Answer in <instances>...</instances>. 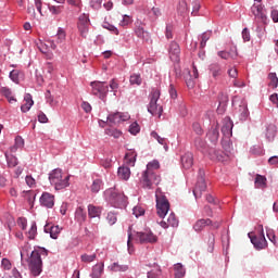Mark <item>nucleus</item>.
Listing matches in <instances>:
<instances>
[{"mask_svg": "<svg viewBox=\"0 0 278 278\" xmlns=\"http://www.w3.org/2000/svg\"><path fill=\"white\" fill-rule=\"evenodd\" d=\"M42 255L47 257L49 252L46 249H38L31 251V245L25 243L21 251V258L28 262V267L34 277H38L42 273Z\"/></svg>", "mask_w": 278, "mask_h": 278, "instance_id": "1", "label": "nucleus"}, {"mask_svg": "<svg viewBox=\"0 0 278 278\" xmlns=\"http://www.w3.org/2000/svg\"><path fill=\"white\" fill-rule=\"evenodd\" d=\"M71 176L62 173L61 168H55L49 174V181L52 186H54L55 190H64V188H68L71 184L68 182Z\"/></svg>", "mask_w": 278, "mask_h": 278, "instance_id": "2", "label": "nucleus"}, {"mask_svg": "<svg viewBox=\"0 0 278 278\" xmlns=\"http://www.w3.org/2000/svg\"><path fill=\"white\" fill-rule=\"evenodd\" d=\"M160 181H162V179L155 172L147 169L142 173L140 178L142 188H146L147 190H153L154 186H160Z\"/></svg>", "mask_w": 278, "mask_h": 278, "instance_id": "3", "label": "nucleus"}, {"mask_svg": "<svg viewBox=\"0 0 278 278\" xmlns=\"http://www.w3.org/2000/svg\"><path fill=\"white\" fill-rule=\"evenodd\" d=\"M160 90L153 89L150 93V103L148 104V112L152 114V116H162V112H164V109L161 106L160 103Z\"/></svg>", "mask_w": 278, "mask_h": 278, "instance_id": "4", "label": "nucleus"}, {"mask_svg": "<svg viewBox=\"0 0 278 278\" xmlns=\"http://www.w3.org/2000/svg\"><path fill=\"white\" fill-rule=\"evenodd\" d=\"M156 198V213L160 218H164L168 215V212L170 211V202H168V199H166V195L162 193L155 194Z\"/></svg>", "mask_w": 278, "mask_h": 278, "instance_id": "5", "label": "nucleus"}, {"mask_svg": "<svg viewBox=\"0 0 278 278\" xmlns=\"http://www.w3.org/2000/svg\"><path fill=\"white\" fill-rule=\"evenodd\" d=\"M258 229V236L251 237V233H249V238L252 244L255 247V249L261 251L262 249H266V247H268V242L266 241V237L264 236V226L260 225Z\"/></svg>", "mask_w": 278, "mask_h": 278, "instance_id": "6", "label": "nucleus"}, {"mask_svg": "<svg viewBox=\"0 0 278 278\" xmlns=\"http://www.w3.org/2000/svg\"><path fill=\"white\" fill-rule=\"evenodd\" d=\"M92 94L99 97L103 101L105 97H108V92H110V87L106 83L103 81H92L91 83Z\"/></svg>", "mask_w": 278, "mask_h": 278, "instance_id": "7", "label": "nucleus"}, {"mask_svg": "<svg viewBox=\"0 0 278 278\" xmlns=\"http://www.w3.org/2000/svg\"><path fill=\"white\" fill-rule=\"evenodd\" d=\"M251 12L256 21H261L264 25L268 23V16H266V9L262 4L254 3L251 8Z\"/></svg>", "mask_w": 278, "mask_h": 278, "instance_id": "8", "label": "nucleus"}, {"mask_svg": "<svg viewBox=\"0 0 278 278\" xmlns=\"http://www.w3.org/2000/svg\"><path fill=\"white\" fill-rule=\"evenodd\" d=\"M203 175H205V172L200 169V177L198 179L195 188L193 189V194L195 199H201V195L207 189V185L205 184V178L203 177Z\"/></svg>", "mask_w": 278, "mask_h": 278, "instance_id": "9", "label": "nucleus"}, {"mask_svg": "<svg viewBox=\"0 0 278 278\" xmlns=\"http://www.w3.org/2000/svg\"><path fill=\"white\" fill-rule=\"evenodd\" d=\"M90 27V18L88 15L83 14L78 18V31L83 38H88V29Z\"/></svg>", "mask_w": 278, "mask_h": 278, "instance_id": "10", "label": "nucleus"}, {"mask_svg": "<svg viewBox=\"0 0 278 278\" xmlns=\"http://www.w3.org/2000/svg\"><path fill=\"white\" fill-rule=\"evenodd\" d=\"M110 201L114 207H125V203H127V197H125V193L111 191Z\"/></svg>", "mask_w": 278, "mask_h": 278, "instance_id": "11", "label": "nucleus"}, {"mask_svg": "<svg viewBox=\"0 0 278 278\" xmlns=\"http://www.w3.org/2000/svg\"><path fill=\"white\" fill-rule=\"evenodd\" d=\"M125 121H129V114L127 113H113L106 117V123L111 125H121V123H125Z\"/></svg>", "mask_w": 278, "mask_h": 278, "instance_id": "12", "label": "nucleus"}, {"mask_svg": "<svg viewBox=\"0 0 278 278\" xmlns=\"http://www.w3.org/2000/svg\"><path fill=\"white\" fill-rule=\"evenodd\" d=\"M162 218L163 220L160 222V225L163 229H168V227H179V219H177L175 213L172 212L170 215H165Z\"/></svg>", "mask_w": 278, "mask_h": 278, "instance_id": "13", "label": "nucleus"}, {"mask_svg": "<svg viewBox=\"0 0 278 278\" xmlns=\"http://www.w3.org/2000/svg\"><path fill=\"white\" fill-rule=\"evenodd\" d=\"M208 225H212L214 229H218L220 227L219 223L212 224V219H199L193 225L194 231H203L205 227H208Z\"/></svg>", "mask_w": 278, "mask_h": 278, "instance_id": "14", "label": "nucleus"}, {"mask_svg": "<svg viewBox=\"0 0 278 278\" xmlns=\"http://www.w3.org/2000/svg\"><path fill=\"white\" fill-rule=\"evenodd\" d=\"M233 122H231V118L225 117L223 119V126H222V134L224 138H231L233 134Z\"/></svg>", "mask_w": 278, "mask_h": 278, "instance_id": "15", "label": "nucleus"}, {"mask_svg": "<svg viewBox=\"0 0 278 278\" xmlns=\"http://www.w3.org/2000/svg\"><path fill=\"white\" fill-rule=\"evenodd\" d=\"M39 202L40 205H42L43 207L51 208L55 205V197L49 192H45L40 197Z\"/></svg>", "mask_w": 278, "mask_h": 278, "instance_id": "16", "label": "nucleus"}, {"mask_svg": "<svg viewBox=\"0 0 278 278\" xmlns=\"http://www.w3.org/2000/svg\"><path fill=\"white\" fill-rule=\"evenodd\" d=\"M168 51L172 62H179V55L181 53V48H179V43L172 41Z\"/></svg>", "mask_w": 278, "mask_h": 278, "instance_id": "17", "label": "nucleus"}, {"mask_svg": "<svg viewBox=\"0 0 278 278\" xmlns=\"http://www.w3.org/2000/svg\"><path fill=\"white\" fill-rule=\"evenodd\" d=\"M137 238L139 239V242L141 244H144L147 242H150V243L157 242V237L153 235V232L151 231L137 232Z\"/></svg>", "mask_w": 278, "mask_h": 278, "instance_id": "18", "label": "nucleus"}, {"mask_svg": "<svg viewBox=\"0 0 278 278\" xmlns=\"http://www.w3.org/2000/svg\"><path fill=\"white\" fill-rule=\"evenodd\" d=\"M37 47L41 53H47L49 49H52L53 51L58 49V46L55 45V40H47V43L39 41L37 42Z\"/></svg>", "mask_w": 278, "mask_h": 278, "instance_id": "19", "label": "nucleus"}, {"mask_svg": "<svg viewBox=\"0 0 278 278\" xmlns=\"http://www.w3.org/2000/svg\"><path fill=\"white\" fill-rule=\"evenodd\" d=\"M194 164V155L192 152H187L181 156V165L186 170H189L191 166Z\"/></svg>", "mask_w": 278, "mask_h": 278, "instance_id": "20", "label": "nucleus"}, {"mask_svg": "<svg viewBox=\"0 0 278 278\" xmlns=\"http://www.w3.org/2000/svg\"><path fill=\"white\" fill-rule=\"evenodd\" d=\"M219 136L220 132L218 131V125H216L208 130L206 138L210 140V142H212V144H216L218 142Z\"/></svg>", "mask_w": 278, "mask_h": 278, "instance_id": "21", "label": "nucleus"}, {"mask_svg": "<svg viewBox=\"0 0 278 278\" xmlns=\"http://www.w3.org/2000/svg\"><path fill=\"white\" fill-rule=\"evenodd\" d=\"M217 55L222 58V60H236V58H238V50L231 48L229 51L217 52Z\"/></svg>", "mask_w": 278, "mask_h": 278, "instance_id": "22", "label": "nucleus"}, {"mask_svg": "<svg viewBox=\"0 0 278 278\" xmlns=\"http://www.w3.org/2000/svg\"><path fill=\"white\" fill-rule=\"evenodd\" d=\"M117 177L123 181H127L131 177V169L127 165L118 167Z\"/></svg>", "mask_w": 278, "mask_h": 278, "instance_id": "23", "label": "nucleus"}, {"mask_svg": "<svg viewBox=\"0 0 278 278\" xmlns=\"http://www.w3.org/2000/svg\"><path fill=\"white\" fill-rule=\"evenodd\" d=\"M222 147L227 155L233 156V144L231 143V139L224 137L222 139Z\"/></svg>", "mask_w": 278, "mask_h": 278, "instance_id": "24", "label": "nucleus"}, {"mask_svg": "<svg viewBox=\"0 0 278 278\" xmlns=\"http://www.w3.org/2000/svg\"><path fill=\"white\" fill-rule=\"evenodd\" d=\"M102 208L101 206H94L93 204L88 205V216L89 218H100Z\"/></svg>", "mask_w": 278, "mask_h": 278, "instance_id": "25", "label": "nucleus"}, {"mask_svg": "<svg viewBox=\"0 0 278 278\" xmlns=\"http://www.w3.org/2000/svg\"><path fill=\"white\" fill-rule=\"evenodd\" d=\"M135 34L137 38H141V40H144L146 42H149L151 35H149V31L144 30L142 26H138L135 28Z\"/></svg>", "mask_w": 278, "mask_h": 278, "instance_id": "26", "label": "nucleus"}, {"mask_svg": "<svg viewBox=\"0 0 278 278\" xmlns=\"http://www.w3.org/2000/svg\"><path fill=\"white\" fill-rule=\"evenodd\" d=\"M34 105V100L31 99V94L27 93L24 97V103L21 106L22 112H29L31 110V106Z\"/></svg>", "mask_w": 278, "mask_h": 278, "instance_id": "27", "label": "nucleus"}, {"mask_svg": "<svg viewBox=\"0 0 278 278\" xmlns=\"http://www.w3.org/2000/svg\"><path fill=\"white\" fill-rule=\"evenodd\" d=\"M49 230H50V238H52L53 240H58V237L60 236L62 228H60V226H52L50 228L49 226H46L45 231H49Z\"/></svg>", "mask_w": 278, "mask_h": 278, "instance_id": "28", "label": "nucleus"}, {"mask_svg": "<svg viewBox=\"0 0 278 278\" xmlns=\"http://www.w3.org/2000/svg\"><path fill=\"white\" fill-rule=\"evenodd\" d=\"M103 268H104V264L103 263L96 264L92 267L91 277L92 278H101V275H103Z\"/></svg>", "mask_w": 278, "mask_h": 278, "instance_id": "29", "label": "nucleus"}, {"mask_svg": "<svg viewBox=\"0 0 278 278\" xmlns=\"http://www.w3.org/2000/svg\"><path fill=\"white\" fill-rule=\"evenodd\" d=\"M75 218L78 223H86L87 214L84 207L78 206L75 212Z\"/></svg>", "mask_w": 278, "mask_h": 278, "instance_id": "30", "label": "nucleus"}, {"mask_svg": "<svg viewBox=\"0 0 278 278\" xmlns=\"http://www.w3.org/2000/svg\"><path fill=\"white\" fill-rule=\"evenodd\" d=\"M28 240H36V236H38V226H36V222H33L29 230L26 232Z\"/></svg>", "mask_w": 278, "mask_h": 278, "instance_id": "31", "label": "nucleus"}, {"mask_svg": "<svg viewBox=\"0 0 278 278\" xmlns=\"http://www.w3.org/2000/svg\"><path fill=\"white\" fill-rule=\"evenodd\" d=\"M214 155L218 162H229V160L233 157L231 155H228L227 152H222V151H215Z\"/></svg>", "mask_w": 278, "mask_h": 278, "instance_id": "32", "label": "nucleus"}, {"mask_svg": "<svg viewBox=\"0 0 278 278\" xmlns=\"http://www.w3.org/2000/svg\"><path fill=\"white\" fill-rule=\"evenodd\" d=\"M275 136H277V126L270 124L266 128V138L267 140H275Z\"/></svg>", "mask_w": 278, "mask_h": 278, "instance_id": "33", "label": "nucleus"}, {"mask_svg": "<svg viewBox=\"0 0 278 278\" xmlns=\"http://www.w3.org/2000/svg\"><path fill=\"white\" fill-rule=\"evenodd\" d=\"M174 270H175V278L186 277V269L184 268V265H181V263L175 264Z\"/></svg>", "mask_w": 278, "mask_h": 278, "instance_id": "34", "label": "nucleus"}, {"mask_svg": "<svg viewBox=\"0 0 278 278\" xmlns=\"http://www.w3.org/2000/svg\"><path fill=\"white\" fill-rule=\"evenodd\" d=\"M210 71H211L212 77H214V79H218V77H220V75H223V68L218 64H212Z\"/></svg>", "mask_w": 278, "mask_h": 278, "instance_id": "35", "label": "nucleus"}, {"mask_svg": "<svg viewBox=\"0 0 278 278\" xmlns=\"http://www.w3.org/2000/svg\"><path fill=\"white\" fill-rule=\"evenodd\" d=\"M94 260H97V253H84L80 255V261L83 262V264H91V262H94Z\"/></svg>", "mask_w": 278, "mask_h": 278, "instance_id": "36", "label": "nucleus"}, {"mask_svg": "<svg viewBox=\"0 0 278 278\" xmlns=\"http://www.w3.org/2000/svg\"><path fill=\"white\" fill-rule=\"evenodd\" d=\"M110 269L113 270V273H126V270H129V266L121 265L118 263H113L110 266Z\"/></svg>", "mask_w": 278, "mask_h": 278, "instance_id": "37", "label": "nucleus"}, {"mask_svg": "<svg viewBox=\"0 0 278 278\" xmlns=\"http://www.w3.org/2000/svg\"><path fill=\"white\" fill-rule=\"evenodd\" d=\"M130 86H141L142 85V76L140 74H131L129 78Z\"/></svg>", "mask_w": 278, "mask_h": 278, "instance_id": "38", "label": "nucleus"}, {"mask_svg": "<svg viewBox=\"0 0 278 278\" xmlns=\"http://www.w3.org/2000/svg\"><path fill=\"white\" fill-rule=\"evenodd\" d=\"M1 93L5 99H8L9 103H16V99L14 96H12V90H10L8 87H4L1 89Z\"/></svg>", "mask_w": 278, "mask_h": 278, "instance_id": "39", "label": "nucleus"}, {"mask_svg": "<svg viewBox=\"0 0 278 278\" xmlns=\"http://www.w3.org/2000/svg\"><path fill=\"white\" fill-rule=\"evenodd\" d=\"M4 155H5V160L9 168H14L15 166L18 165V160L16 159V156L10 155L8 153H5Z\"/></svg>", "mask_w": 278, "mask_h": 278, "instance_id": "40", "label": "nucleus"}, {"mask_svg": "<svg viewBox=\"0 0 278 278\" xmlns=\"http://www.w3.org/2000/svg\"><path fill=\"white\" fill-rule=\"evenodd\" d=\"M254 184L255 188H266V177L257 174Z\"/></svg>", "mask_w": 278, "mask_h": 278, "instance_id": "41", "label": "nucleus"}, {"mask_svg": "<svg viewBox=\"0 0 278 278\" xmlns=\"http://www.w3.org/2000/svg\"><path fill=\"white\" fill-rule=\"evenodd\" d=\"M194 144H195L198 151L203 152V151H205V149H207V143L202 138H197L194 141Z\"/></svg>", "mask_w": 278, "mask_h": 278, "instance_id": "42", "label": "nucleus"}, {"mask_svg": "<svg viewBox=\"0 0 278 278\" xmlns=\"http://www.w3.org/2000/svg\"><path fill=\"white\" fill-rule=\"evenodd\" d=\"M148 278H162V269L155 267L154 269L148 271Z\"/></svg>", "mask_w": 278, "mask_h": 278, "instance_id": "43", "label": "nucleus"}, {"mask_svg": "<svg viewBox=\"0 0 278 278\" xmlns=\"http://www.w3.org/2000/svg\"><path fill=\"white\" fill-rule=\"evenodd\" d=\"M102 186H103V181H101V179L93 180L91 185V192H94V193L99 192Z\"/></svg>", "mask_w": 278, "mask_h": 278, "instance_id": "44", "label": "nucleus"}, {"mask_svg": "<svg viewBox=\"0 0 278 278\" xmlns=\"http://www.w3.org/2000/svg\"><path fill=\"white\" fill-rule=\"evenodd\" d=\"M159 168H160V162L152 161L148 163L146 170H150V173H155V170H157Z\"/></svg>", "mask_w": 278, "mask_h": 278, "instance_id": "45", "label": "nucleus"}, {"mask_svg": "<svg viewBox=\"0 0 278 278\" xmlns=\"http://www.w3.org/2000/svg\"><path fill=\"white\" fill-rule=\"evenodd\" d=\"M211 36H212V33L202 34L201 42H200L201 49H205V46L207 45V40H210Z\"/></svg>", "mask_w": 278, "mask_h": 278, "instance_id": "46", "label": "nucleus"}, {"mask_svg": "<svg viewBox=\"0 0 278 278\" xmlns=\"http://www.w3.org/2000/svg\"><path fill=\"white\" fill-rule=\"evenodd\" d=\"M268 79H269V86H271V88H277V86H278L277 74L276 73H270L268 75Z\"/></svg>", "mask_w": 278, "mask_h": 278, "instance_id": "47", "label": "nucleus"}, {"mask_svg": "<svg viewBox=\"0 0 278 278\" xmlns=\"http://www.w3.org/2000/svg\"><path fill=\"white\" fill-rule=\"evenodd\" d=\"M218 101H219V105L225 108V105H227V102L229 101V96H227V93L225 92H220L218 94Z\"/></svg>", "mask_w": 278, "mask_h": 278, "instance_id": "48", "label": "nucleus"}, {"mask_svg": "<svg viewBox=\"0 0 278 278\" xmlns=\"http://www.w3.org/2000/svg\"><path fill=\"white\" fill-rule=\"evenodd\" d=\"M215 242H216V237L214 236V233L208 235L207 244H208L210 253H212V251H214Z\"/></svg>", "mask_w": 278, "mask_h": 278, "instance_id": "49", "label": "nucleus"}, {"mask_svg": "<svg viewBox=\"0 0 278 278\" xmlns=\"http://www.w3.org/2000/svg\"><path fill=\"white\" fill-rule=\"evenodd\" d=\"M1 268L2 270H12V262L8 258H2Z\"/></svg>", "mask_w": 278, "mask_h": 278, "instance_id": "50", "label": "nucleus"}, {"mask_svg": "<svg viewBox=\"0 0 278 278\" xmlns=\"http://www.w3.org/2000/svg\"><path fill=\"white\" fill-rule=\"evenodd\" d=\"M106 135L113 136V138H121L122 132H121V130H118L116 128H110V129H106Z\"/></svg>", "mask_w": 278, "mask_h": 278, "instance_id": "51", "label": "nucleus"}, {"mask_svg": "<svg viewBox=\"0 0 278 278\" xmlns=\"http://www.w3.org/2000/svg\"><path fill=\"white\" fill-rule=\"evenodd\" d=\"M25 146V140L22 139V137L17 136L15 138V147L12 148V151H15L16 149H21Z\"/></svg>", "mask_w": 278, "mask_h": 278, "instance_id": "52", "label": "nucleus"}, {"mask_svg": "<svg viewBox=\"0 0 278 278\" xmlns=\"http://www.w3.org/2000/svg\"><path fill=\"white\" fill-rule=\"evenodd\" d=\"M132 214L134 216H136V218H138L139 216H144V208H142L141 206H135L132 208Z\"/></svg>", "mask_w": 278, "mask_h": 278, "instance_id": "53", "label": "nucleus"}, {"mask_svg": "<svg viewBox=\"0 0 278 278\" xmlns=\"http://www.w3.org/2000/svg\"><path fill=\"white\" fill-rule=\"evenodd\" d=\"M129 132L132 135V136H136V134H139L140 132V125H138V123H132L129 127Z\"/></svg>", "mask_w": 278, "mask_h": 278, "instance_id": "54", "label": "nucleus"}, {"mask_svg": "<svg viewBox=\"0 0 278 278\" xmlns=\"http://www.w3.org/2000/svg\"><path fill=\"white\" fill-rule=\"evenodd\" d=\"M267 238L273 244H277L275 231L273 229H266Z\"/></svg>", "mask_w": 278, "mask_h": 278, "instance_id": "55", "label": "nucleus"}, {"mask_svg": "<svg viewBox=\"0 0 278 278\" xmlns=\"http://www.w3.org/2000/svg\"><path fill=\"white\" fill-rule=\"evenodd\" d=\"M106 220H108L109 225H116V220H117L116 214H114L112 212L109 213L106 216Z\"/></svg>", "mask_w": 278, "mask_h": 278, "instance_id": "56", "label": "nucleus"}, {"mask_svg": "<svg viewBox=\"0 0 278 278\" xmlns=\"http://www.w3.org/2000/svg\"><path fill=\"white\" fill-rule=\"evenodd\" d=\"M17 225H18L20 228L23 229V231H25V230L27 229V218H25V217H20V218L17 219Z\"/></svg>", "mask_w": 278, "mask_h": 278, "instance_id": "57", "label": "nucleus"}, {"mask_svg": "<svg viewBox=\"0 0 278 278\" xmlns=\"http://www.w3.org/2000/svg\"><path fill=\"white\" fill-rule=\"evenodd\" d=\"M56 42H64L65 38H66V33H64V30L59 29L56 36Z\"/></svg>", "mask_w": 278, "mask_h": 278, "instance_id": "58", "label": "nucleus"}, {"mask_svg": "<svg viewBox=\"0 0 278 278\" xmlns=\"http://www.w3.org/2000/svg\"><path fill=\"white\" fill-rule=\"evenodd\" d=\"M228 76L231 78V79H238V68L236 67H230L228 70Z\"/></svg>", "mask_w": 278, "mask_h": 278, "instance_id": "59", "label": "nucleus"}, {"mask_svg": "<svg viewBox=\"0 0 278 278\" xmlns=\"http://www.w3.org/2000/svg\"><path fill=\"white\" fill-rule=\"evenodd\" d=\"M151 136L154 138V140H157L159 144H164V142H166V139L160 137V135L156 131H152Z\"/></svg>", "mask_w": 278, "mask_h": 278, "instance_id": "60", "label": "nucleus"}, {"mask_svg": "<svg viewBox=\"0 0 278 278\" xmlns=\"http://www.w3.org/2000/svg\"><path fill=\"white\" fill-rule=\"evenodd\" d=\"M129 23H131V17H129L128 15H124L123 20L119 22V25L121 27H127Z\"/></svg>", "mask_w": 278, "mask_h": 278, "instance_id": "61", "label": "nucleus"}, {"mask_svg": "<svg viewBox=\"0 0 278 278\" xmlns=\"http://www.w3.org/2000/svg\"><path fill=\"white\" fill-rule=\"evenodd\" d=\"M10 79H12V81H14L15 84H18V71L13 70L10 73Z\"/></svg>", "mask_w": 278, "mask_h": 278, "instance_id": "62", "label": "nucleus"}, {"mask_svg": "<svg viewBox=\"0 0 278 278\" xmlns=\"http://www.w3.org/2000/svg\"><path fill=\"white\" fill-rule=\"evenodd\" d=\"M101 166H103V168H112V159H105L103 161H101Z\"/></svg>", "mask_w": 278, "mask_h": 278, "instance_id": "63", "label": "nucleus"}, {"mask_svg": "<svg viewBox=\"0 0 278 278\" xmlns=\"http://www.w3.org/2000/svg\"><path fill=\"white\" fill-rule=\"evenodd\" d=\"M270 16H271V21H274L275 23H278V11L277 10H271V13H270Z\"/></svg>", "mask_w": 278, "mask_h": 278, "instance_id": "64", "label": "nucleus"}]
</instances>
